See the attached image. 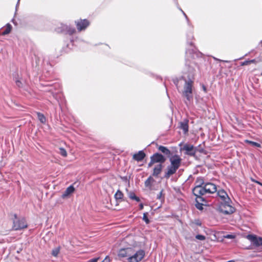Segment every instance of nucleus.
Returning <instances> with one entry per match:
<instances>
[{
	"instance_id": "1",
	"label": "nucleus",
	"mask_w": 262,
	"mask_h": 262,
	"mask_svg": "<svg viewBox=\"0 0 262 262\" xmlns=\"http://www.w3.org/2000/svg\"><path fill=\"white\" fill-rule=\"evenodd\" d=\"M195 66L194 62L186 60L181 76V78L185 82L182 96L186 98L185 103L187 106L193 101L192 89L195 72Z\"/></svg>"
},
{
	"instance_id": "2",
	"label": "nucleus",
	"mask_w": 262,
	"mask_h": 262,
	"mask_svg": "<svg viewBox=\"0 0 262 262\" xmlns=\"http://www.w3.org/2000/svg\"><path fill=\"white\" fill-rule=\"evenodd\" d=\"M170 165H168L166 171L165 172L164 178L169 179L170 177L174 174L181 165L182 159L177 154L171 155L169 157Z\"/></svg>"
},
{
	"instance_id": "3",
	"label": "nucleus",
	"mask_w": 262,
	"mask_h": 262,
	"mask_svg": "<svg viewBox=\"0 0 262 262\" xmlns=\"http://www.w3.org/2000/svg\"><path fill=\"white\" fill-rule=\"evenodd\" d=\"M198 187L195 192L199 193L200 195H204L211 194H216L217 192L216 186L212 183H206L203 186V188Z\"/></svg>"
},
{
	"instance_id": "4",
	"label": "nucleus",
	"mask_w": 262,
	"mask_h": 262,
	"mask_svg": "<svg viewBox=\"0 0 262 262\" xmlns=\"http://www.w3.org/2000/svg\"><path fill=\"white\" fill-rule=\"evenodd\" d=\"M129 258H127V262H139L142 260L145 256V251L140 249L136 251L132 248Z\"/></svg>"
},
{
	"instance_id": "5",
	"label": "nucleus",
	"mask_w": 262,
	"mask_h": 262,
	"mask_svg": "<svg viewBox=\"0 0 262 262\" xmlns=\"http://www.w3.org/2000/svg\"><path fill=\"white\" fill-rule=\"evenodd\" d=\"M231 201H226V202H221L217 208L219 212L224 214H231L235 212V209L231 205Z\"/></svg>"
},
{
	"instance_id": "6",
	"label": "nucleus",
	"mask_w": 262,
	"mask_h": 262,
	"mask_svg": "<svg viewBox=\"0 0 262 262\" xmlns=\"http://www.w3.org/2000/svg\"><path fill=\"white\" fill-rule=\"evenodd\" d=\"M150 161L148 164V167H150L151 166L157 163H159V164H162L164 163L166 158L162 155L161 154L156 152L150 158Z\"/></svg>"
},
{
	"instance_id": "7",
	"label": "nucleus",
	"mask_w": 262,
	"mask_h": 262,
	"mask_svg": "<svg viewBox=\"0 0 262 262\" xmlns=\"http://www.w3.org/2000/svg\"><path fill=\"white\" fill-rule=\"evenodd\" d=\"M13 229L14 230H19L27 227V224L24 218L18 219L16 214H14Z\"/></svg>"
},
{
	"instance_id": "8",
	"label": "nucleus",
	"mask_w": 262,
	"mask_h": 262,
	"mask_svg": "<svg viewBox=\"0 0 262 262\" xmlns=\"http://www.w3.org/2000/svg\"><path fill=\"white\" fill-rule=\"evenodd\" d=\"M187 42L188 45L190 46V48L187 49L186 50V55H191L193 53L195 52V48L193 45V43L192 41V39H193V32L192 31V29L190 30L189 32L187 33Z\"/></svg>"
},
{
	"instance_id": "9",
	"label": "nucleus",
	"mask_w": 262,
	"mask_h": 262,
	"mask_svg": "<svg viewBox=\"0 0 262 262\" xmlns=\"http://www.w3.org/2000/svg\"><path fill=\"white\" fill-rule=\"evenodd\" d=\"M75 23L79 32L85 30L90 25L89 21L86 19L76 20Z\"/></svg>"
},
{
	"instance_id": "10",
	"label": "nucleus",
	"mask_w": 262,
	"mask_h": 262,
	"mask_svg": "<svg viewBox=\"0 0 262 262\" xmlns=\"http://www.w3.org/2000/svg\"><path fill=\"white\" fill-rule=\"evenodd\" d=\"M182 149L185 150V155L194 157L196 152L197 147H194L192 145L187 143L184 145Z\"/></svg>"
},
{
	"instance_id": "11",
	"label": "nucleus",
	"mask_w": 262,
	"mask_h": 262,
	"mask_svg": "<svg viewBox=\"0 0 262 262\" xmlns=\"http://www.w3.org/2000/svg\"><path fill=\"white\" fill-rule=\"evenodd\" d=\"M246 238L249 240L251 243L256 247L262 246L261 237H258L254 234H248L246 236Z\"/></svg>"
},
{
	"instance_id": "12",
	"label": "nucleus",
	"mask_w": 262,
	"mask_h": 262,
	"mask_svg": "<svg viewBox=\"0 0 262 262\" xmlns=\"http://www.w3.org/2000/svg\"><path fill=\"white\" fill-rule=\"evenodd\" d=\"M195 207L200 210H202L203 209V206L206 205L207 201L206 199L203 196V195H195Z\"/></svg>"
},
{
	"instance_id": "13",
	"label": "nucleus",
	"mask_w": 262,
	"mask_h": 262,
	"mask_svg": "<svg viewBox=\"0 0 262 262\" xmlns=\"http://www.w3.org/2000/svg\"><path fill=\"white\" fill-rule=\"evenodd\" d=\"M61 31L63 33L72 35L76 32V29L70 26L61 25Z\"/></svg>"
},
{
	"instance_id": "14",
	"label": "nucleus",
	"mask_w": 262,
	"mask_h": 262,
	"mask_svg": "<svg viewBox=\"0 0 262 262\" xmlns=\"http://www.w3.org/2000/svg\"><path fill=\"white\" fill-rule=\"evenodd\" d=\"M215 195L221 199V202H226V201H231V199L228 196L227 192L224 189L218 190Z\"/></svg>"
},
{
	"instance_id": "15",
	"label": "nucleus",
	"mask_w": 262,
	"mask_h": 262,
	"mask_svg": "<svg viewBox=\"0 0 262 262\" xmlns=\"http://www.w3.org/2000/svg\"><path fill=\"white\" fill-rule=\"evenodd\" d=\"M131 251H132V248L121 249L118 252V256L121 258L127 257L128 258L129 255H130V253Z\"/></svg>"
},
{
	"instance_id": "16",
	"label": "nucleus",
	"mask_w": 262,
	"mask_h": 262,
	"mask_svg": "<svg viewBox=\"0 0 262 262\" xmlns=\"http://www.w3.org/2000/svg\"><path fill=\"white\" fill-rule=\"evenodd\" d=\"M205 183L204 182V180L202 178H198L195 182V186L192 189V193L194 195H200L199 193H197L195 192L196 188L198 187H200V188H203V186Z\"/></svg>"
},
{
	"instance_id": "17",
	"label": "nucleus",
	"mask_w": 262,
	"mask_h": 262,
	"mask_svg": "<svg viewBox=\"0 0 262 262\" xmlns=\"http://www.w3.org/2000/svg\"><path fill=\"white\" fill-rule=\"evenodd\" d=\"M146 154L143 150H140L133 155V158L137 162L142 161L145 157Z\"/></svg>"
},
{
	"instance_id": "18",
	"label": "nucleus",
	"mask_w": 262,
	"mask_h": 262,
	"mask_svg": "<svg viewBox=\"0 0 262 262\" xmlns=\"http://www.w3.org/2000/svg\"><path fill=\"white\" fill-rule=\"evenodd\" d=\"M180 128L183 130L184 134H186L188 132V120L185 119L183 121L180 122Z\"/></svg>"
},
{
	"instance_id": "19",
	"label": "nucleus",
	"mask_w": 262,
	"mask_h": 262,
	"mask_svg": "<svg viewBox=\"0 0 262 262\" xmlns=\"http://www.w3.org/2000/svg\"><path fill=\"white\" fill-rule=\"evenodd\" d=\"M162 164L156 165L153 169V172L152 173V176L158 177L162 171Z\"/></svg>"
},
{
	"instance_id": "20",
	"label": "nucleus",
	"mask_w": 262,
	"mask_h": 262,
	"mask_svg": "<svg viewBox=\"0 0 262 262\" xmlns=\"http://www.w3.org/2000/svg\"><path fill=\"white\" fill-rule=\"evenodd\" d=\"M155 182V180L152 176H149L144 182L145 186L148 188L149 190H152V184Z\"/></svg>"
},
{
	"instance_id": "21",
	"label": "nucleus",
	"mask_w": 262,
	"mask_h": 262,
	"mask_svg": "<svg viewBox=\"0 0 262 262\" xmlns=\"http://www.w3.org/2000/svg\"><path fill=\"white\" fill-rule=\"evenodd\" d=\"M158 149L168 158L171 156V152L165 146L160 145L158 146Z\"/></svg>"
},
{
	"instance_id": "22",
	"label": "nucleus",
	"mask_w": 262,
	"mask_h": 262,
	"mask_svg": "<svg viewBox=\"0 0 262 262\" xmlns=\"http://www.w3.org/2000/svg\"><path fill=\"white\" fill-rule=\"evenodd\" d=\"M75 190V188L73 185H70L69 186L66 190L64 191V192L62 194V198H66L70 194L74 192Z\"/></svg>"
},
{
	"instance_id": "23",
	"label": "nucleus",
	"mask_w": 262,
	"mask_h": 262,
	"mask_svg": "<svg viewBox=\"0 0 262 262\" xmlns=\"http://www.w3.org/2000/svg\"><path fill=\"white\" fill-rule=\"evenodd\" d=\"M36 114L40 122L42 123H45L46 122V118L44 115L39 112H37Z\"/></svg>"
},
{
	"instance_id": "24",
	"label": "nucleus",
	"mask_w": 262,
	"mask_h": 262,
	"mask_svg": "<svg viewBox=\"0 0 262 262\" xmlns=\"http://www.w3.org/2000/svg\"><path fill=\"white\" fill-rule=\"evenodd\" d=\"M114 197L117 201L122 200L123 197V193L120 190H118L115 194Z\"/></svg>"
},
{
	"instance_id": "25",
	"label": "nucleus",
	"mask_w": 262,
	"mask_h": 262,
	"mask_svg": "<svg viewBox=\"0 0 262 262\" xmlns=\"http://www.w3.org/2000/svg\"><path fill=\"white\" fill-rule=\"evenodd\" d=\"M12 26L10 24L6 25V27L5 30L2 33L3 35L8 34L11 31Z\"/></svg>"
},
{
	"instance_id": "26",
	"label": "nucleus",
	"mask_w": 262,
	"mask_h": 262,
	"mask_svg": "<svg viewBox=\"0 0 262 262\" xmlns=\"http://www.w3.org/2000/svg\"><path fill=\"white\" fill-rule=\"evenodd\" d=\"M174 3L176 4V5H177V8L182 12V13H183V14L184 15V16H185V18L186 19L187 21V23H188V25H190V22H189V19L187 17V16L186 15V14H185V13L182 10V9L179 6V4H178V1L177 0H174Z\"/></svg>"
},
{
	"instance_id": "27",
	"label": "nucleus",
	"mask_w": 262,
	"mask_h": 262,
	"mask_svg": "<svg viewBox=\"0 0 262 262\" xmlns=\"http://www.w3.org/2000/svg\"><path fill=\"white\" fill-rule=\"evenodd\" d=\"M59 154L63 156V157H66L67 156V152L66 150L63 147H60L59 148Z\"/></svg>"
},
{
	"instance_id": "28",
	"label": "nucleus",
	"mask_w": 262,
	"mask_h": 262,
	"mask_svg": "<svg viewBox=\"0 0 262 262\" xmlns=\"http://www.w3.org/2000/svg\"><path fill=\"white\" fill-rule=\"evenodd\" d=\"M246 142L250 144H251V145L253 146H255V147H261V145L257 143V142H254V141H249V140H246Z\"/></svg>"
},
{
	"instance_id": "29",
	"label": "nucleus",
	"mask_w": 262,
	"mask_h": 262,
	"mask_svg": "<svg viewBox=\"0 0 262 262\" xmlns=\"http://www.w3.org/2000/svg\"><path fill=\"white\" fill-rule=\"evenodd\" d=\"M148 214V212H144L142 217V220L145 222L146 224H148L150 223V221L147 217Z\"/></svg>"
},
{
	"instance_id": "30",
	"label": "nucleus",
	"mask_w": 262,
	"mask_h": 262,
	"mask_svg": "<svg viewBox=\"0 0 262 262\" xmlns=\"http://www.w3.org/2000/svg\"><path fill=\"white\" fill-rule=\"evenodd\" d=\"M255 59L246 60V61H245L244 62H242L241 63V65L242 66H247V65L250 64L251 63H254V62H255Z\"/></svg>"
},
{
	"instance_id": "31",
	"label": "nucleus",
	"mask_w": 262,
	"mask_h": 262,
	"mask_svg": "<svg viewBox=\"0 0 262 262\" xmlns=\"http://www.w3.org/2000/svg\"><path fill=\"white\" fill-rule=\"evenodd\" d=\"M181 80H182L181 78V77H179V78H173V80H172L173 83L177 86L178 89H179L178 84H179V81Z\"/></svg>"
},
{
	"instance_id": "32",
	"label": "nucleus",
	"mask_w": 262,
	"mask_h": 262,
	"mask_svg": "<svg viewBox=\"0 0 262 262\" xmlns=\"http://www.w3.org/2000/svg\"><path fill=\"white\" fill-rule=\"evenodd\" d=\"M195 238L200 241H204L206 239V237L203 235L198 234L195 236Z\"/></svg>"
},
{
	"instance_id": "33",
	"label": "nucleus",
	"mask_w": 262,
	"mask_h": 262,
	"mask_svg": "<svg viewBox=\"0 0 262 262\" xmlns=\"http://www.w3.org/2000/svg\"><path fill=\"white\" fill-rule=\"evenodd\" d=\"M59 252V249L58 248L54 249L52 250V254L53 256H56Z\"/></svg>"
},
{
	"instance_id": "34",
	"label": "nucleus",
	"mask_w": 262,
	"mask_h": 262,
	"mask_svg": "<svg viewBox=\"0 0 262 262\" xmlns=\"http://www.w3.org/2000/svg\"><path fill=\"white\" fill-rule=\"evenodd\" d=\"M136 196V194L135 193L133 192V191H130L128 193V197L132 199V200H133V199Z\"/></svg>"
},
{
	"instance_id": "35",
	"label": "nucleus",
	"mask_w": 262,
	"mask_h": 262,
	"mask_svg": "<svg viewBox=\"0 0 262 262\" xmlns=\"http://www.w3.org/2000/svg\"><path fill=\"white\" fill-rule=\"evenodd\" d=\"M15 83H16V85L19 88L23 86V83L19 80H18V79L16 80Z\"/></svg>"
},
{
	"instance_id": "36",
	"label": "nucleus",
	"mask_w": 262,
	"mask_h": 262,
	"mask_svg": "<svg viewBox=\"0 0 262 262\" xmlns=\"http://www.w3.org/2000/svg\"><path fill=\"white\" fill-rule=\"evenodd\" d=\"M99 257H95V258H92V259H91L89 260L86 262H97L98 260H99Z\"/></svg>"
},
{
	"instance_id": "37",
	"label": "nucleus",
	"mask_w": 262,
	"mask_h": 262,
	"mask_svg": "<svg viewBox=\"0 0 262 262\" xmlns=\"http://www.w3.org/2000/svg\"><path fill=\"white\" fill-rule=\"evenodd\" d=\"M163 195V190H162L160 193L157 195V199L161 200Z\"/></svg>"
},
{
	"instance_id": "38",
	"label": "nucleus",
	"mask_w": 262,
	"mask_h": 262,
	"mask_svg": "<svg viewBox=\"0 0 262 262\" xmlns=\"http://www.w3.org/2000/svg\"><path fill=\"white\" fill-rule=\"evenodd\" d=\"M110 259L109 256H106L105 257V258L103 259V260L101 262H110Z\"/></svg>"
},
{
	"instance_id": "39",
	"label": "nucleus",
	"mask_w": 262,
	"mask_h": 262,
	"mask_svg": "<svg viewBox=\"0 0 262 262\" xmlns=\"http://www.w3.org/2000/svg\"><path fill=\"white\" fill-rule=\"evenodd\" d=\"M251 180H252V182H255V183H257V184H258L259 185L262 186V183H261V182H259L258 181L254 180V179H251Z\"/></svg>"
},
{
	"instance_id": "40",
	"label": "nucleus",
	"mask_w": 262,
	"mask_h": 262,
	"mask_svg": "<svg viewBox=\"0 0 262 262\" xmlns=\"http://www.w3.org/2000/svg\"><path fill=\"white\" fill-rule=\"evenodd\" d=\"M196 151H199L200 152L202 153L204 151V149L202 148H199V147H197Z\"/></svg>"
},
{
	"instance_id": "41",
	"label": "nucleus",
	"mask_w": 262,
	"mask_h": 262,
	"mask_svg": "<svg viewBox=\"0 0 262 262\" xmlns=\"http://www.w3.org/2000/svg\"><path fill=\"white\" fill-rule=\"evenodd\" d=\"M202 89L205 93H207V88L204 85H202Z\"/></svg>"
},
{
	"instance_id": "42",
	"label": "nucleus",
	"mask_w": 262,
	"mask_h": 262,
	"mask_svg": "<svg viewBox=\"0 0 262 262\" xmlns=\"http://www.w3.org/2000/svg\"><path fill=\"white\" fill-rule=\"evenodd\" d=\"M134 200H135L136 201L139 202L140 201V198L138 197V196H137L136 195V196L133 199Z\"/></svg>"
},
{
	"instance_id": "43",
	"label": "nucleus",
	"mask_w": 262,
	"mask_h": 262,
	"mask_svg": "<svg viewBox=\"0 0 262 262\" xmlns=\"http://www.w3.org/2000/svg\"><path fill=\"white\" fill-rule=\"evenodd\" d=\"M213 58L216 60H218V61H223V62H228L229 61H227V60H220L219 59H217L215 57H213Z\"/></svg>"
},
{
	"instance_id": "44",
	"label": "nucleus",
	"mask_w": 262,
	"mask_h": 262,
	"mask_svg": "<svg viewBox=\"0 0 262 262\" xmlns=\"http://www.w3.org/2000/svg\"><path fill=\"white\" fill-rule=\"evenodd\" d=\"M258 48L259 49H262V40L259 42Z\"/></svg>"
},
{
	"instance_id": "45",
	"label": "nucleus",
	"mask_w": 262,
	"mask_h": 262,
	"mask_svg": "<svg viewBox=\"0 0 262 262\" xmlns=\"http://www.w3.org/2000/svg\"><path fill=\"white\" fill-rule=\"evenodd\" d=\"M143 207H144V206H143V204L142 203H140L139 204V209H140V210H142L143 209Z\"/></svg>"
},
{
	"instance_id": "46",
	"label": "nucleus",
	"mask_w": 262,
	"mask_h": 262,
	"mask_svg": "<svg viewBox=\"0 0 262 262\" xmlns=\"http://www.w3.org/2000/svg\"><path fill=\"white\" fill-rule=\"evenodd\" d=\"M234 236L232 235H230V234H228L226 236V237L227 238H233Z\"/></svg>"
},
{
	"instance_id": "47",
	"label": "nucleus",
	"mask_w": 262,
	"mask_h": 262,
	"mask_svg": "<svg viewBox=\"0 0 262 262\" xmlns=\"http://www.w3.org/2000/svg\"><path fill=\"white\" fill-rule=\"evenodd\" d=\"M19 1H20V0H18V1H17V4H16V10H17V7H18V6L19 3Z\"/></svg>"
},
{
	"instance_id": "48",
	"label": "nucleus",
	"mask_w": 262,
	"mask_h": 262,
	"mask_svg": "<svg viewBox=\"0 0 262 262\" xmlns=\"http://www.w3.org/2000/svg\"><path fill=\"white\" fill-rule=\"evenodd\" d=\"M70 41H71V43L73 42H74V39H73V38L71 39Z\"/></svg>"
},
{
	"instance_id": "49",
	"label": "nucleus",
	"mask_w": 262,
	"mask_h": 262,
	"mask_svg": "<svg viewBox=\"0 0 262 262\" xmlns=\"http://www.w3.org/2000/svg\"><path fill=\"white\" fill-rule=\"evenodd\" d=\"M227 262H234V260H229V261H227Z\"/></svg>"
},
{
	"instance_id": "50",
	"label": "nucleus",
	"mask_w": 262,
	"mask_h": 262,
	"mask_svg": "<svg viewBox=\"0 0 262 262\" xmlns=\"http://www.w3.org/2000/svg\"><path fill=\"white\" fill-rule=\"evenodd\" d=\"M196 224L198 225H201V223H197Z\"/></svg>"
},
{
	"instance_id": "51",
	"label": "nucleus",
	"mask_w": 262,
	"mask_h": 262,
	"mask_svg": "<svg viewBox=\"0 0 262 262\" xmlns=\"http://www.w3.org/2000/svg\"><path fill=\"white\" fill-rule=\"evenodd\" d=\"M189 237H185V239H189Z\"/></svg>"
}]
</instances>
